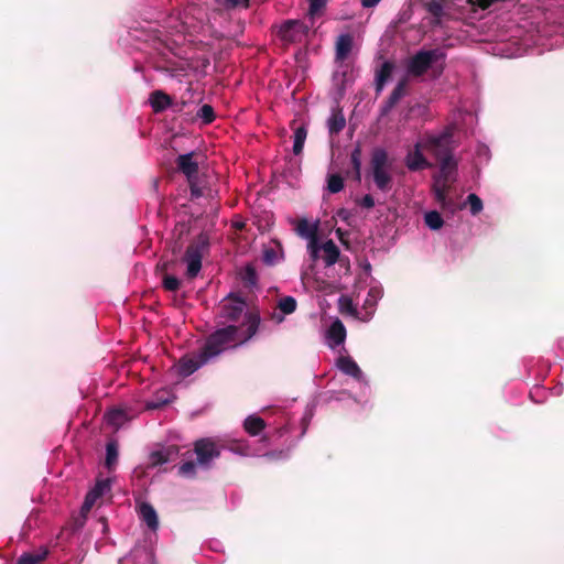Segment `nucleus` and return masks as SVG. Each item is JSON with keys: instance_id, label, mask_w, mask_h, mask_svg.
<instances>
[{"instance_id": "1", "label": "nucleus", "mask_w": 564, "mask_h": 564, "mask_svg": "<svg viewBox=\"0 0 564 564\" xmlns=\"http://www.w3.org/2000/svg\"><path fill=\"white\" fill-rule=\"evenodd\" d=\"M261 323L259 313L246 314V324L248 325L243 337L239 338L240 327L237 325H228L223 328H218L213 332L202 347L204 356L209 360L214 357L219 356L223 351L231 347H237L249 341L258 332Z\"/></svg>"}, {"instance_id": "2", "label": "nucleus", "mask_w": 564, "mask_h": 564, "mask_svg": "<svg viewBox=\"0 0 564 564\" xmlns=\"http://www.w3.org/2000/svg\"><path fill=\"white\" fill-rule=\"evenodd\" d=\"M457 161L453 158L438 162L440 172L433 176L432 191L436 202L442 208L452 205V199L448 197V192L452 185L456 182L457 176Z\"/></svg>"}, {"instance_id": "3", "label": "nucleus", "mask_w": 564, "mask_h": 564, "mask_svg": "<svg viewBox=\"0 0 564 564\" xmlns=\"http://www.w3.org/2000/svg\"><path fill=\"white\" fill-rule=\"evenodd\" d=\"M388 152L382 148H375L371 152L370 167L373 182L381 192H389L392 184V175L389 172Z\"/></svg>"}, {"instance_id": "4", "label": "nucleus", "mask_w": 564, "mask_h": 564, "mask_svg": "<svg viewBox=\"0 0 564 564\" xmlns=\"http://www.w3.org/2000/svg\"><path fill=\"white\" fill-rule=\"evenodd\" d=\"M208 237L200 234L187 246L183 256V262L186 263V276L189 280H193L198 275L202 269L203 254L208 248Z\"/></svg>"}, {"instance_id": "5", "label": "nucleus", "mask_w": 564, "mask_h": 564, "mask_svg": "<svg viewBox=\"0 0 564 564\" xmlns=\"http://www.w3.org/2000/svg\"><path fill=\"white\" fill-rule=\"evenodd\" d=\"M453 134L449 130L438 135H427L423 141V149L434 155L437 162L453 159Z\"/></svg>"}, {"instance_id": "6", "label": "nucleus", "mask_w": 564, "mask_h": 564, "mask_svg": "<svg viewBox=\"0 0 564 564\" xmlns=\"http://www.w3.org/2000/svg\"><path fill=\"white\" fill-rule=\"evenodd\" d=\"M445 57V54L438 50H421L415 53L408 62L406 72L408 75L413 77H421L424 75L432 65Z\"/></svg>"}, {"instance_id": "7", "label": "nucleus", "mask_w": 564, "mask_h": 564, "mask_svg": "<svg viewBox=\"0 0 564 564\" xmlns=\"http://www.w3.org/2000/svg\"><path fill=\"white\" fill-rule=\"evenodd\" d=\"M308 31L310 26L304 21L289 19L280 24L276 35L284 44H296L305 40Z\"/></svg>"}, {"instance_id": "8", "label": "nucleus", "mask_w": 564, "mask_h": 564, "mask_svg": "<svg viewBox=\"0 0 564 564\" xmlns=\"http://www.w3.org/2000/svg\"><path fill=\"white\" fill-rule=\"evenodd\" d=\"M247 303L243 297L236 293H229L220 304V316L228 322L236 323L243 315L249 312H246Z\"/></svg>"}, {"instance_id": "9", "label": "nucleus", "mask_w": 564, "mask_h": 564, "mask_svg": "<svg viewBox=\"0 0 564 564\" xmlns=\"http://www.w3.org/2000/svg\"><path fill=\"white\" fill-rule=\"evenodd\" d=\"M197 465L208 468L213 459L220 456V448L212 438H199L194 443Z\"/></svg>"}, {"instance_id": "10", "label": "nucleus", "mask_w": 564, "mask_h": 564, "mask_svg": "<svg viewBox=\"0 0 564 564\" xmlns=\"http://www.w3.org/2000/svg\"><path fill=\"white\" fill-rule=\"evenodd\" d=\"M422 150H424L423 142H417L415 143L413 151L408 153L405 158V165L410 171L416 172L432 166L423 155Z\"/></svg>"}, {"instance_id": "11", "label": "nucleus", "mask_w": 564, "mask_h": 564, "mask_svg": "<svg viewBox=\"0 0 564 564\" xmlns=\"http://www.w3.org/2000/svg\"><path fill=\"white\" fill-rule=\"evenodd\" d=\"M454 0H427L423 3L424 9L433 17L432 24L440 25L442 19L447 17L446 10L449 9Z\"/></svg>"}, {"instance_id": "12", "label": "nucleus", "mask_w": 564, "mask_h": 564, "mask_svg": "<svg viewBox=\"0 0 564 564\" xmlns=\"http://www.w3.org/2000/svg\"><path fill=\"white\" fill-rule=\"evenodd\" d=\"M209 359L199 350L196 356L183 357L178 362V372L183 377H188L205 365Z\"/></svg>"}, {"instance_id": "13", "label": "nucleus", "mask_w": 564, "mask_h": 564, "mask_svg": "<svg viewBox=\"0 0 564 564\" xmlns=\"http://www.w3.org/2000/svg\"><path fill=\"white\" fill-rule=\"evenodd\" d=\"M110 490V481L108 479H101L96 482L93 489H90L82 506V512H88L94 507L96 501L101 498L106 491Z\"/></svg>"}, {"instance_id": "14", "label": "nucleus", "mask_w": 564, "mask_h": 564, "mask_svg": "<svg viewBox=\"0 0 564 564\" xmlns=\"http://www.w3.org/2000/svg\"><path fill=\"white\" fill-rule=\"evenodd\" d=\"M194 156L195 153L189 152L181 154L176 159L177 169L187 177L188 183H192V180H195L198 174V163L194 161Z\"/></svg>"}, {"instance_id": "15", "label": "nucleus", "mask_w": 564, "mask_h": 564, "mask_svg": "<svg viewBox=\"0 0 564 564\" xmlns=\"http://www.w3.org/2000/svg\"><path fill=\"white\" fill-rule=\"evenodd\" d=\"M406 87H408V77H403L398 82L397 86L393 88L390 96L382 105V108H381L382 116L388 115L395 107V105L406 94Z\"/></svg>"}, {"instance_id": "16", "label": "nucleus", "mask_w": 564, "mask_h": 564, "mask_svg": "<svg viewBox=\"0 0 564 564\" xmlns=\"http://www.w3.org/2000/svg\"><path fill=\"white\" fill-rule=\"evenodd\" d=\"M395 68V64L392 61H384L380 67L376 69L375 73V89L376 94L379 95L382 93L386 84L391 78L392 73Z\"/></svg>"}, {"instance_id": "17", "label": "nucleus", "mask_w": 564, "mask_h": 564, "mask_svg": "<svg viewBox=\"0 0 564 564\" xmlns=\"http://www.w3.org/2000/svg\"><path fill=\"white\" fill-rule=\"evenodd\" d=\"M149 102L152 107V110L155 113H160L166 110L169 107H171L173 100L171 96H169L163 90H154L150 94Z\"/></svg>"}, {"instance_id": "18", "label": "nucleus", "mask_w": 564, "mask_h": 564, "mask_svg": "<svg viewBox=\"0 0 564 564\" xmlns=\"http://www.w3.org/2000/svg\"><path fill=\"white\" fill-rule=\"evenodd\" d=\"M139 514L142 521L147 523V525L151 530H156L159 527V519L155 509L149 502H142L139 507Z\"/></svg>"}, {"instance_id": "19", "label": "nucleus", "mask_w": 564, "mask_h": 564, "mask_svg": "<svg viewBox=\"0 0 564 564\" xmlns=\"http://www.w3.org/2000/svg\"><path fill=\"white\" fill-rule=\"evenodd\" d=\"M337 367L345 375H348V376H350V377H352L355 379H360L361 376H362V372H361L359 366L350 357H340V358H338Z\"/></svg>"}, {"instance_id": "20", "label": "nucleus", "mask_w": 564, "mask_h": 564, "mask_svg": "<svg viewBox=\"0 0 564 564\" xmlns=\"http://www.w3.org/2000/svg\"><path fill=\"white\" fill-rule=\"evenodd\" d=\"M322 250L324 252L323 259L326 267H332L338 261L340 251L332 239L323 243Z\"/></svg>"}, {"instance_id": "21", "label": "nucleus", "mask_w": 564, "mask_h": 564, "mask_svg": "<svg viewBox=\"0 0 564 564\" xmlns=\"http://www.w3.org/2000/svg\"><path fill=\"white\" fill-rule=\"evenodd\" d=\"M352 47V36L350 34H341L336 41V58L344 61L349 55Z\"/></svg>"}, {"instance_id": "22", "label": "nucleus", "mask_w": 564, "mask_h": 564, "mask_svg": "<svg viewBox=\"0 0 564 564\" xmlns=\"http://www.w3.org/2000/svg\"><path fill=\"white\" fill-rule=\"evenodd\" d=\"M327 335L333 341V346H338L343 344L346 338V328L339 319H336L329 326Z\"/></svg>"}, {"instance_id": "23", "label": "nucleus", "mask_w": 564, "mask_h": 564, "mask_svg": "<svg viewBox=\"0 0 564 564\" xmlns=\"http://www.w3.org/2000/svg\"><path fill=\"white\" fill-rule=\"evenodd\" d=\"M346 126V119L341 109L333 110L332 116L327 121L328 131L330 134H338Z\"/></svg>"}, {"instance_id": "24", "label": "nucleus", "mask_w": 564, "mask_h": 564, "mask_svg": "<svg viewBox=\"0 0 564 564\" xmlns=\"http://www.w3.org/2000/svg\"><path fill=\"white\" fill-rule=\"evenodd\" d=\"M48 555V550L46 547H41L35 552L23 553L19 558L17 564H40L44 561Z\"/></svg>"}, {"instance_id": "25", "label": "nucleus", "mask_w": 564, "mask_h": 564, "mask_svg": "<svg viewBox=\"0 0 564 564\" xmlns=\"http://www.w3.org/2000/svg\"><path fill=\"white\" fill-rule=\"evenodd\" d=\"M246 432L252 436L259 435L265 427V422L257 415L248 416L243 422Z\"/></svg>"}, {"instance_id": "26", "label": "nucleus", "mask_w": 564, "mask_h": 564, "mask_svg": "<svg viewBox=\"0 0 564 564\" xmlns=\"http://www.w3.org/2000/svg\"><path fill=\"white\" fill-rule=\"evenodd\" d=\"M361 147L357 144L350 153V164L352 170V177L355 181H361Z\"/></svg>"}, {"instance_id": "27", "label": "nucleus", "mask_w": 564, "mask_h": 564, "mask_svg": "<svg viewBox=\"0 0 564 564\" xmlns=\"http://www.w3.org/2000/svg\"><path fill=\"white\" fill-rule=\"evenodd\" d=\"M296 234L303 238L313 239L317 237V226L311 225L306 219H300L296 225Z\"/></svg>"}, {"instance_id": "28", "label": "nucleus", "mask_w": 564, "mask_h": 564, "mask_svg": "<svg viewBox=\"0 0 564 564\" xmlns=\"http://www.w3.org/2000/svg\"><path fill=\"white\" fill-rule=\"evenodd\" d=\"M307 137V129L305 126H299L294 129V143L293 153L300 155L303 152L304 143Z\"/></svg>"}, {"instance_id": "29", "label": "nucleus", "mask_w": 564, "mask_h": 564, "mask_svg": "<svg viewBox=\"0 0 564 564\" xmlns=\"http://www.w3.org/2000/svg\"><path fill=\"white\" fill-rule=\"evenodd\" d=\"M118 456H119V452H118L117 442L116 441L108 442L106 445L105 465L109 470H111L116 466V464L118 462Z\"/></svg>"}, {"instance_id": "30", "label": "nucleus", "mask_w": 564, "mask_h": 564, "mask_svg": "<svg viewBox=\"0 0 564 564\" xmlns=\"http://www.w3.org/2000/svg\"><path fill=\"white\" fill-rule=\"evenodd\" d=\"M344 177L338 173L328 174L327 176V191L330 194H337L344 189Z\"/></svg>"}, {"instance_id": "31", "label": "nucleus", "mask_w": 564, "mask_h": 564, "mask_svg": "<svg viewBox=\"0 0 564 564\" xmlns=\"http://www.w3.org/2000/svg\"><path fill=\"white\" fill-rule=\"evenodd\" d=\"M241 280L246 288H253L258 283V274L256 271V268L249 263L245 267L243 271L241 272Z\"/></svg>"}, {"instance_id": "32", "label": "nucleus", "mask_w": 564, "mask_h": 564, "mask_svg": "<svg viewBox=\"0 0 564 564\" xmlns=\"http://www.w3.org/2000/svg\"><path fill=\"white\" fill-rule=\"evenodd\" d=\"M424 220L426 226L432 230H438L444 225L441 214L436 210L427 212L424 216Z\"/></svg>"}, {"instance_id": "33", "label": "nucleus", "mask_w": 564, "mask_h": 564, "mask_svg": "<svg viewBox=\"0 0 564 564\" xmlns=\"http://www.w3.org/2000/svg\"><path fill=\"white\" fill-rule=\"evenodd\" d=\"M196 117L200 119L204 124L212 123L216 118L214 108L207 104L203 105L198 109Z\"/></svg>"}, {"instance_id": "34", "label": "nucleus", "mask_w": 564, "mask_h": 564, "mask_svg": "<svg viewBox=\"0 0 564 564\" xmlns=\"http://www.w3.org/2000/svg\"><path fill=\"white\" fill-rule=\"evenodd\" d=\"M196 464L187 460L178 466V475L185 478H194L196 476Z\"/></svg>"}, {"instance_id": "35", "label": "nucleus", "mask_w": 564, "mask_h": 564, "mask_svg": "<svg viewBox=\"0 0 564 564\" xmlns=\"http://www.w3.org/2000/svg\"><path fill=\"white\" fill-rule=\"evenodd\" d=\"M278 307L284 314H292L296 310V301L292 296H285L279 301Z\"/></svg>"}, {"instance_id": "36", "label": "nucleus", "mask_w": 564, "mask_h": 564, "mask_svg": "<svg viewBox=\"0 0 564 564\" xmlns=\"http://www.w3.org/2000/svg\"><path fill=\"white\" fill-rule=\"evenodd\" d=\"M467 203L469 204L471 215H478L482 208V200L476 194L471 193L467 196Z\"/></svg>"}, {"instance_id": "37", "label": "nucleus", "mask_w": 564, "mask_h": 564, "mask_svg": "<svg viewBox=\"0 0 564 564\" xmlns=\"http://www.w3.org/2000/svg\"><path fill=\"white\" fill-rule=\"evenodd\" d=\"M180 285H181V281L176 276L171 275V274H165L163 276V288L166 291L175 292L180 289Z\"/></svg>"}, {"instance_id": "38", "label": "nucleus", "mask_w": 564, "mask_h": 564, "mask_svg": "<svg viewBox=\"0 0 564 564\" xmlns=\"http://www.w3.org/2000/svg\"><path fill=\"white\" fill-rule=\"evenodd\" d=\"M224 7L227 10L237 8L248 9L250 7V0H224Z\"/></svg>"}, {"instance_id": "39", "label": "nucleus", "mask_w": 564, "mask_h": 564, "mask_svg": "<svg viewBox=\"0 0 564 564\" xmlns=\"http://www.w3.org/2000/svg\"><path fill=\"white\" fill-rule=\"evenodd\" d=\"M150 463L152 466L162 465L164 463H169L167 459H165V455L163 449L152 452L150 454Z\"/></svg>"}, {"instance_id": "40", "label": "nucleus", "mask_w": 564, "mask_h": 564, "mask_svg": "<svg viewBox=\"0 0 564 564\" xmlns=\"http://www.w3.org/2000/svg\"><path fill=\"white\" fill-rule=\"evenodd\" d=\"M162 449L164 452L165 459H167V462L174 460L180 454V447L177 445H169Z\"/></svg>"}, {"instance_id": "41", "label": "nucleus", "mask_w": 564, "mask_h": 564, "mask_svg": "<svg viewBox=\"0 0 564 564\" xmlns=\"http://www.w3.org/2000/svg\"><path fill=\"white\" fill-rule=\"evenodd\" d=\"M321 249H322V246L318 245L317 237H315L313 239H310L308 250H310V254H311L313 260H317L318 259V252H319Z\"/></svg>"}, {"instance_id": "42", "label": "nucleus", "mask_w": 564, "mask_h": 564, "mask_svg": "<svg viewBox=\"0 0 564 564\" xmlns=\"http://www.w3.org/2000/svg\"><path fill=\"white\" fill-rule=\"evenodd\" d=\"M124 417V413L122 410L113 409L108 413V421L111 424H119L120 421Z\"/></svg>"}, {"instance_id": "43", "label": "nucleus", "mask_w": 564, "mask_h": 564, "mask_svg": "<svg viewBox=\"0 0 564 564\" xmlns=\"http://www.w3.org/2000/svg\"><path fill=\"white\" fill-rule=\"evenodd\" d=\"M325 0H310V14L314 15L315 13H317L322 8L325 7Z\"/></svg>"}, {"instance_id": "44", "label": "nucleus", "mask_w": 564, "mask_h": 564, "mask_svg": "<svg viewBox=\"0 0 564 564\" xmlns=\"http://www.w3.org/2000/svg\"><path fill=\"white\" fill-rule=\"evenodd\" d=\"M336 235L340 241V243L347 249L349 250L350 249V242L348 240V236L349 234L347 231H344L343 229L340 228H337L336 229Z\"/></svg>"}, {"instance_id": "45", "label": "nucleus", "mask_w": 564, "mask_h": 564, "mask_svg": "<svg viewBox=\"0 0 564 564\" xmlns=\"http://www.w3.org/2000/svg\"><path fill=\"white\" fill-rule=\"evenodd\" d=\"M359 205L364 208L370 209L375 206V199L370 194H367L360 199Z\"/></svg>"}, {"instance_id": "46", "label": "nucleus", "mask_w": 564, "mask_h": 564, "mask_svg": "<svg viewBox=\"0 0 564 564\" xmlns=\"http://www.w3.org/2000/svg\"><path fill=\"white\" fill-rule=\"evenodd\" d=\"M189 189H191V198L192 199L203 196L202 188L196 185L194 180H192V183H189Z\"/></svg>"}, {"instance_id": "47", "label": "nucleus", "mask_w": 564, "mask_h": 564, "mask_svg": "<svg viewBox=\"0 0 564 564\" xmlns=\"http://www.w3.org/2000/svg\"><path fill=\"white\" fill-rule=\"evenodd\" d=\"M166 403H167L166 401H163V402H158V400L150 401V402L147 403V409H149V410H156V409L161 408L162 405H164Z\"/></svg>"}, {"instance_id": "48", "label": "nucleus", "mask_w": 564, "mask_h": 564, "mask_svg": "<svg viewBox=\"0 0 564 564\" xmlns=\"http://www.w3.org/2000/svg\"><path fill=\"white\" fill-rule=\"evenodd\" d=\"M381 0H361L362 8H373L376 7Z\"/></svg>"}, {"instance_id": "49", "label": "nucleus", "mask_w": 564, "mask_h": 564, "mask_svg": "<svg viewBox=\"0 0 564 564\" xmlns=\"http://www.w3.org/2000/svg\"><path fill=\"white\" fill-rule=\"evenodd\" d=\"M347 310H349L351 312L354 311L352 303L349 300H347Z\"/></svg>"}, {"instance_id": "50", "label": "nucleus", "mask_w": 564, "mask_h": 564, "mask_svg": "<svg viewBox=\"0 0 564 564\" xmlns=\"http://www.w3.org/2000/svg\"><path fill=\"white\" fill-rule=\"evenodd\" d=\"M376 293H377L376 289H371L370 292H369L370 295H376Z\"/></svg>"}, {"instance_id": "51", "label": "nucleus", "mask_w": 564, "mask_h": 564, "mask_svg": "<svg viewBox=\"0 0 564 564\" xmlns=\"http://www.w3.org/2000/svg\"><path fill=\"white\" fill-rule=\"evenodd\" d=\"M272 253H273V250H270V252L269 251L265 252V256L267 257H272Z\"/></svg>"}, {"instance_id": "52", "label": "nucleus", "mask_w": 564, "mask_h": 564, "mask_svg": "<svg viewBox=\"0 0 564 564\" xmlns=\"http://www.w3.org/2000/svg\"><path fill=\"white\" fill-rule=\"evenodd\" d=\"M272 253H273V250H270V252L269 251L265 252V256L267 257H272Z\"/></svg>"}, {"instance_id": "53", "label": "nucleus", "mask_w": 564, "mask_h": 564, "mask_svg": "<svg viewBox=\"0 0 564 564\" xmlns=\"http://www.w3.org/2000/svg\"><path fill=\"white\" fill-rule=\"evenodd\" d=\"M272 253H273V250H270V252L269 251L265 252V256L267 257H272Z\"/></svg>"}, {"instance_id": "54", "label": "nucleus", "mask_w": 564, "mask_h": 564, "mask_svg": "<svg viewBox=\"0 0 564 564\" xmlns=\"http://www.w3.org/2000/svg\"><path fill=\"white\" fill-rule=\"evenodd\" d=\"M180 249H181V246H178V247H174V248H173V252L175 253V252H176L177 250H180Z\"/></svg>"}]
</instances>
